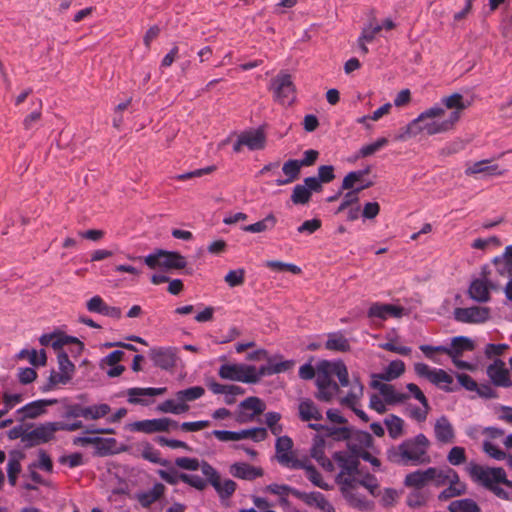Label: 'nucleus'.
<instances>
[{"label": "nucleus", "mask_w": 512, "mask_h": 512, "mask_svg": "<svg viewBox=\"0 0 512 512\" xmlns=\"http://www.w3.org/2000/svg\"><path fill=\"white\" fill-rule=\"evenodd\" d=\"M470 102L460 93L444 96L436 104L418 115L409 124L400 129L398 140L406 141L419 134L433 136L454 129Z\"/></svg>", "instance_id": "1"}, {"label": "nucleus", "mask_w": 512, "mask_h": 512, "mask_svg": "<svg viewBox=\"0 0 512 512\" xmlns=\"http://www.w3.org/2000/svg\"><path fill=\"white\" fill-rule=\"evenodd\" d=\"M348 446L350 450L337 451L332 456L339 469L335 482L339 486L342 496L351 506L368 509L370 502L364 496L356 493L357 476L361 475L359 456H357L355 446L350 444Z\"/></svg>", "instance_id": "2"}, {"label": "nucleus", "mask_w": 512, "mask_h": 512, "mask_svg": "<svg viewBox=\"0 0 512 512\" xmlns=\"http://www.w3.org/2000/svg\"><path fill=\"white\" fill-rule=\"evenodd\" d=\"M429 439L422 433L413 438L404 440L396 446L390 447L386 454L387 459L394 464L402 466H418L431 462L428 454Z\"/></svg>", "instance_id": "3"}, {"label": "nucleus", "mask_w": 512, "mask_h": 512, "mask_svg": "<svg viewBox=\"0 0 512 512\" xmlns=\"http://www.w3.org/2000/svg\"><path fill=\"white\" fill-rule=\"evenodd\" d=\"M466 469L473 481L485 487L495 496L506 501L512 500L511 494L499 486L502 484L512 489V481L507 479L506 472L503 468L484 467L479 464L470 463Z\"/></svg>", "instance_id": "4"}, {"label": "nucleus", "mask_w": 512, "mask_h": 512, "mask_svg": "<svg viewBox=\"0 0 512 512\" xmlns=\"http://www.w3.org/2000/svg\"><path fill=\"white\" fill-rule=\"evenodd\" d=\"M144 262L150 269H183L187 264L185 257L180 253L165 250L147 255Z\"/></svg>", "instance_id": "5"}, {"label": "nucleus", "mask_w": 512, "mask_h": 512, "mask_svg": "<svg viewBox=\"0 0 512 512\" xmlns=\"http://www.w3.org/2000/svg\"><path fill=\"white\" fill-rule=\"evenodd\" d=\"M201 472L215 489L220 499H228L236 491V482L231 479H225L224 481H221V477L218 471L208 462L202 461Z\"/></svg>", "instance_id": "6"}, {"label": "nucleus", "mask_w": 512, "mask_h": 512, "mask_svg": "<svg viewBox=\"0 0 512 512\" xmlns=\"http://www.w3.org/2000/svg\"><path fill=\"white\" fill-rule=\"evenodd\" d=\"M414 371L417 376L426 378L432 384L438 386L446 392L455 391L450 385L453 383V377L443 369L431 368L425 363H415Z\"/></svg>", "instance_id": "7"}, {"label": "nucleus", "mask_w": 512, "mask_h": 512, "mask_svg": "<svg viewBox=\"0 0 512 512\" xmlns=\"http://www.w3.org/2000/svg\"><path fill=\"white\" fill-rule=\"evenodd\" d=\"M221 379L242 383H257L255 366L245 364H223L218 370Z\"/></svg>", "instance_id": "8"}, {"label": "nucleus", "mask_w": 512, "mask_h": 512, "mask_svg": "<svg viewBox=\"0 0 512 512\" xmlns=\"http://www.w3.org/2000/svg\"><path fill=\"white\" fill-rule=\"evenodd\" d=\"M210 435L214 436L221 442L240 441L244 439H251L254 442H261L267 438L268 434L265 428L255 427L240 431L213 430Z\"/></svg>", "instance_id": "9"}, {"label": "nucleus", "mask_w": 512, "mask_h": 512, "mask_svg": "<svg viewBox=\"0 0 512 512\" xmlns=\"http://www.w3.org/2000/svg\"><path fill=\"white\" fill-rule=\"evenodd\" d=\"M57 431L56 422H45L38 425L23 437V444L26 448L48 443L55 438Z\"/></svg>", "instance_id": "10"}, {"label": "nucleus", "mask_w": 512, "mask_h": 512, "mask_svg": "<svg viewBox=\"0 0 512 512\" xmlns=\"http://www.w3.org/2000/svg\"><path fill=\"white\" fill-rule=\"evenodd\" d=\"M293 441L289 436H279L275 443L276 459L278 463L289 469L300 467L298 459L292 451Z\"/></svg>", "instance_id": "11"}, {"label": "nucleus", "mask_w": 512, "mask_h": 512, "mask_svg": "<svg viewBox=\"0 0 512 512\" xmlns=\"http://www.w3.org/2000/svg\"><path fill=\"white\" fill-rule=\"evenodd\" d=\"M178 423L170 418L146 419L136 421L132 424V430L152 434L157 432H168L171 429H177Z\"/></svg>", "instance_id": "12"}, {"label": "nucleus", "mask_w": 512, "mask_h": 512, "mask_svg": "<svg viewBox=\"0 0 512 512\" xmlns=\"http://www.w3.org/2000/svg\"><path fill=\"white\" fill-rule=\"evenodd\" d=\"M274 97L281 104H291L295 98L294 85L289 74H279L272 82Z\"/></svg>", "instance_id": "13"}, {"label": "nucleus", "mask_w": 512, "mask_h": 512, "mask_svg": "<svg viewBox=\"0 0 512 512\" xmlns=\"http://www.w3.org/2000/svg\"><path fill=\"white\" fill-rule=\"evenodd\" d=\"M317 393L315 397L322 402H331L340 393L339 385L333 381L328 372H319L316 376Z\"/></svg>", "instance_id": "14"}, {"label": "nucleus", "mask_w": 512, "mask_h": 512, "mask_svg": "<svg viewBox=\"0 0 512 512\" xmlns=\"http://www.w3.org/2000/svg\"><path fill=\"white\" fill-rule=\"evenodd\" d=\"M39 342L42 346H51L56 351L62 350L64 346L69 344H74L76 353H80L83 349V343L77 338L56 332L43 334L39 338Z\"/></svg>", "instance_id": "15"}, {"label": "nucleus", "mask_w": 512, "mask_h": 512, "mask_svg": "<svg viewBox=\"0 0 512 512\" xmlns=\"http://www.w3.org/2000/svg\"><path fill=\"white\" fill-rule=\"evenodd\" d=\"M454 318L461 323H484L489 318V308L479 306L456 308Z\"/></svg>", "instance_id": "16"}, {"label": "nucleus", "mask_w": 512, "mask_h": 512, "mask_svg": "<svg viewBox=\"0 0 512 512\" xmlns=\"http://www.w3.org/2000/svg\"><path fill=\"white\" fill-rule=\"evenodd\" d=\"M167 391L166 387H133L126 390V395L128 396L127 401L133 405H143L147 406L150 404V401L147 397H155L159 395H163Z\"/></svg>", "instance_id": "17"}, {"label": "nucleus", "mask_w": 512, "mask_h": 512, "mask_svg": "<svg viewBox=\"0 0 512 512\" xmlns=\"http://www.w3.org/2000/svg\"><path fill=\"white\" fill-rule=\"evenodd\" d=\"M292 495L303 501L307 506H314L322 512H335L333 505L321 492L313 491L307 493L299 490H292Z\"/></svg>", "instance_id": "18"}, {"label": "nucleus", "mask_w": 512, "mask_h": 512, "mask_svg": "<svg viewBox=\"0 0 512 512\" xmlns=\"http://www.w3.org/2000/svg\"><path fill=\"white\" fill-rule=\"evenodd\" d=\"M149 356L153 361L154 365L161 369L169 370L176 365L177 357L176 350L174 348H152L149 351Z\"/></svg>", "instance_id": "19"}, {"label": "nucleus", "mask_w": 512, "mask_h": 512, "mask_svg": "<svg viewBox=\"0 0 512 512\" xmlns=\"http://www.w3.org/2000/svg\"><path fill=\"white\" fill-rule=\"evenodd\" d=\"M57 403L56 399H40L32 401L17 410L20 420L35 419L46 412L48 406Z\"/></svg>", "instance_id": "20"}, {"label": "nucleus", "mask_w": 512, "mask_h": 512, "mask_svg": "<svg viewBox=\"0 0 512 512\" xmlns=\"http://www.w3.org/2000/svg\"><path fill=\"white\" fill-rule=\"evenodd\" d=\"M278 356L267 358L268 363L266 365L261 366L258 370L255 368V375L257 376V382L261 377L271 376L274 374H279L282 372H286L291 369L294 365L293 361H277ZM281 359V357H279Z\"/></svg>", "instance_id": "21"}, {"label": "nucleus", "mask_w": 512, "mask_h": 512, "mask_svg": "<svg viewBox=\"0 0 512 512\" xmlns=\"http://www.w3.org/2000/svg\"><path fill=\"white\" fill-rule=\"evenodd\" d=\"M86 308L89 312L98 313L116 320H119L122 317V311L119 307L107 305L98 295L93 296L87 301Z\"/></svg>", "instance_id": "22"}, {"label": "nucleus", "mask_w": 512, "mask_h": 512, "mask_svg": "<svg viewBox=\"0 0 512 512\" xmlns=\"http://www.w3.org/2000/svg\"><path fill=\"white\" fill-rule=\"evenodd\" d=\"M381 381L373 378L371 386L380 392L387 404L403 403L409 398V395L396 391L393 385L382 383Z\"/></svg>", "instance_id": "23"}, {"label": "nucleus", "mask_w": 512, "mask_h": 512, "mask_svg": "<svg viewBox=\"0 0 512 512\" xmlns=\"http://www.w3.org/2000/svg\"><path fill=\"white\" fill-rule=\"evenodd\" d=\"M487 375L494 385L508 387L510 385L509 371L505 363L499 359L487 367Z\"/></svg>", "instance_id": "24"}, {"label": "nucleus", "mask_w": 512, "mask_h": 512, "mask_svg": "<svg viewBox=\"0 0 512 512\" xmlns=\"http://www.w3.org/2000/svg\"><path fill=\"white\" fill-rule=\"evenodd\" d=\"M404 308L393 304L374 303L368 310V317L386 320L389 317L400 318L403 315Z\"/></svg>", "instance_id": "25"}, {"label": "nucleus", "mask_w": 512, "mask_h": 512, "mask_svg": "<svg viewBox=\"0 0 512 512\" xmlns=\"http://www.w3.org/2000/svg\"><path fill=\"white\" fill-rule=\"evenodd\" d=\"M465 174L468 176H473L477 174L502 176L504 174V170H500L499 165L493 164L492 160L485 159L468 165L465 169Z\"/></svg>", "instance_id": "26"}, {"label": "nucleus", "mask_w": 512, "mask_h": 512, "mask_svg": "<svg viewBox=\"0 0 512 512\" xmlns=\"http://www.w3.org/2000/svg\"><path fill=\"white\" fill-rule=\"evenodd\" d=\"M229 472L233 477L243 480H254L262 477L264 472L259 467H254L245 462H237L230 466Z\"/></svg>", "instance_id": "27"}, {"label": "nucleus", "mask_w": 512, "mask_h": 512, "mask_svg": "<svg viewBox=\"0 0 512 512\" xmlns=\"http://www.w3.org/2000/svg\"><path fill=\"white\" fill-rule=\"evenodd\" d=\"M434 433L438 442L443 444L453 443L455 440V431L446 416H441L436 420Z\"/></svg>", "instance_id": "28"}, {"label": "nucleus", "mask_w": 512, "mask_h": 512, "mask_svg": "<svg viewBox=\"0 0 512 512\" xmlns=\"http://www.w3.org/2000/svg\"><path fill=\"white\" fill-rule=\"evenodd\" d=\"M348 394L340 398L339 403L347 408H354L355 405H360L364 393V386L358 378H355L350 384Z\"/></svg>", "instance_id": "29"}, {"label": "nucleus", "mask_w": 512, "mask_h": 512, "mask_svg": "<svg viewBox=\"0 0 512 512\" xmlns=\"http://www.w3.org/2000/svg\"><path fill=\"white\" fill-rule=\"evenodd\" d=\"M473 342L465 336L454 337L450 346H445L444 354L450 358L461 357L464 351H472Z\"/></svg>", "instance_id": "30"}, {"label": "nucleus", "mask_w": 512, "mask_h": 512, "mask_svg": "<svg viewBox=\"0 0 512 512\" xmlns=\"http://www.w3.org/2000/svg\"><path fill=\"white\" fill-rule=\"evenodd\" d=\"M299 418L303 422L319 421L323 418L321 411L311 399H302L298 405Z\"/></svg>", "instance_id": "31"}, {"label": "nucleus", "mask_w": 512, "mask_h": 512, "mask_svg": "<svg viewBox=\"0 0 512 512\" xmlns=\"http://www.w3.org/2000/svg\"><path fill=\"white\" fill-rule=\"evenodd\" d=\"M430 482H432L436 487H441L447 485L451 479H457V472L450 468H438V467H430Z\"/></svg>", "instance_id": "32"}, {"label": "nucleus", "mask_w": 512, "mask_h": 512, "mask_svg": "<svg viewBox=\"0 0 512 512\" xmlns=\"http://www.w3.org/2000/svg\"><path fill=\"white\" fill-rule=\"evenodd\" d=\"M166 487L162 483H156L151 490L138 493L136 498L144 508H149L165 493Z\"/></svg>", "instance_id": "33"}, {"label": "nucleus", "mask_w": 512, "mask_h": 512, "mask_svg": "<svg viewBox=\"0 0 512 512\" xmlns=\"http://www.w3.org/2000/svg\"><path fill=\"white\" fill-rule=\"evenodd\" d=\"M405 372V364L402 360H393L384 369L383 372L373 374L372 378L382 381H392L399 378Z\"/></svg>", "instance_id": "34"}, {"label": "nucleus", "mask_w": 512, "mask_h": 512, "mask_svg": "<svg viewBox=\"0 0 512 512\" xmlns=\"http://www.w3.org/2000/svg\"><path fill=\"white\" fill-rule=\"evenodd\" d=\"M430 467L426 470H417L406 475L404 484L406 487L421 489L430 483Z\"/></svg>", "instance_id": "35"}, {"label": "nucleus", "mask_w": 512, "mask_h": 512, "mask_svg": "<svg viewBox=\"0 0 512 512\" xmlns=\"http://www.w3.org/2000/svg\"><path fill=\"white\" fill-rule=\"evenodd\" d=\"M301 165L298 163L296 159H290L286 161L282 166V171L285 174V179H277L276 184L278 186H283L290 184L297 180L300 175Z\"/></svg>", "instance_id": "36"}, {"label": "nucleus", "mask_w": 512, "mask_h": 512, "mask_svg": "<svg viewBox=\"0 0 512 512\" xmlns=\"http://www.w3.org/2000/svg\"><path fill=\"white\" fill-rule=\"evenodd\" d=\"M300 464L301 466L297 467V469L305 470L306 477L314 486L321 488L323 490L331 489V486L323 480L322 475L312 464L308 463L307 460H301Z\"/></svg>", "instance_id": "37"}, {"label": "nucleus", "mask_w": 512, "mask_h": 512, "mask_svg": "<svg viewBox=\"0 0 512 512\" xmlns=\"http://www.w3.org/2000/svg\"><path fill=\"white\" fill-rule=\"evenodd\" d=\"M470 297L477 302H487L490 299L489 286L486 280L476 279L469 287Z\"/></svg>", "instance_id": "38"}, {"label": "nucleus", "mask_w": 512, "mask_h": 512, "mask_svg": "<svg viewBox=\"0 0 512 512\" xmlns=\"http://www.w3.org/2000/svg\"><path fill=\"white\" fill-rule=\"evenodd\" d=\"M240 135L243 139V143L250 150H260L265 147L266 137L261 130L248 131Z\"/></svg>", "instance_id": "39"}, {"label": "nucleus", "mask_w": 512, "mask_h": 512, "mask_svg": "<svg viewBox=\"0 0 512 512\" xmlns=\"http://www.w3.org/2000/svg\"><path fill=\"white\" fill-rule=\"evenodd\" d=\"M446 487L439 495L438 499L441 501H446L448 499L460 496L466 492V485L460 481L459 475L457 474V479H451Z\"/></svg>", "instance_id": "40"}, {"label": "nucleus", "mask_w": 512, "mask_h": 512, "mask_svg": "<svg viewBox=\"0 0 512 512\" xmlns=\"http://www.w3.org/2000/svg\"><path fill=\"white\" fill-rule=\"evenodd\" d=\"M325 348L331 351L347 352L351 346L347 338L337 332L328 334V340L325 343Z\"/></svg>", "instance_id": "41"}, {"label": "nucleus", "mask_w": 512, "mask_h": 512, "mask_svg": "<svg viewBox=\"0 0 512 512\" xmlns=\"http://www.w3.org/2000/svg\"><path fill=\"white\" fill-rule=\"evenodd\" d=\"M448 510L450 512H482L480 506L470 498H464L452 501Z\"/></svg>", "instance_id": "42"}, {"label": "nucleus", "mask_w": 512, "mask_h": 512, "mask_svg": "<svg viewBox=\"0 0 512 512\" xmlns=\"http://www.w3.org/2000/svg\"><path fill=\"white\" fill-rule=\"evenodd\" d=\"M276 223H277L276 217L272 213H270L263 220H260L256 223H253L250 225H246L242 229L245 232H249V233H260V232H264L266 230L273 229L275 227Z\"/></svg>", "instance_id": "43"}, {"label": "nucleus", "mask_w": 512, "mask_h": 512, "mask_svg": "<svg viewBox=\"0 0 512 512\" xmlns=\"http://www.w3.org/2000/svg\"><path fill=\"white\" fill-rule=\"evenodd\" d=\"M205 394V389L201 386H193L176 392V400L187 404V402L195 401Z\"/></svg>", "instance_id": "44"}, {"label": "nucleus", "mask_w": 512, "mask_h": 512, "mask_svg": "<svg viewBox=\"0 0 512 512\" xmlns=\"http://www.w3.org/2000/svg\"><path fill=\"white\" fill-rule=\"evenodd\" d=\"M157 410L161 413H171L175 415L183 414L189 410V406L177 400L168 399L157 406Z\"/></svg>", "instance_id": "45"}, {"label": "nucleus", "mask_w": 512, "mask_h": 512, "mask_svg": "<svg viewBox=\"0 0 512 512\" xmlns=\"http://www.w3.org/2000/svg\"><path fill=\"white\" fill-rule=\"evenodd\" d=\"M358 486L366 488L373 497L379 495L378 480L374 475L370 473H363L361 471V475L357 476V487Z\"/></svg>", "instance_id": "46"}, {"label": "nucleus", "mask_w": 512, "mask_h": 512, "mask_svg": "<svg viewBox=\"0 0 512 512\" xmlns=\"http://www.w3.org/2000/svg\"><path fill=\"white\" fill-rule=\"evenodd\" d=\"M265 408V403L255 396L248 397L239 404V409L251 412L254 416L262 414Z\"/></svg>", "instance_id": "47"}, {"label": "nucleus", "mask_w": 512, "mask_h": 512, "mask_svg": "<svg viewBox=\"0 0 512 512\" xmlns=\"http://www.w3.org/2000/svg\"><path fill=\"white\" fill-rule=\"evenodd\" d=\"M23 457L21 453H13L7 464V474L9 483L14 486L17 481L18 474L21 471L20 459Z\"/></svg>", "instance_id": "48"}, {"label": "nucleus", "mask_w": 512, "mask_h": 512, "mask_svg": "<svg viewBox=\"0 0 512 512\" xmlns=\"http://www.w3.org/2000/svg\"><path fill=\"white\" fill-rule=\"evenodd\" d=\"M385 425L392 439H398L403 435L404 421L400 417L394 414L389 415L385 419Z\"/></svg>", "instance_id": "49"}, {"label": "nucleus", "mask_w": 512, "mask_h": 512, "mask_svg": "<svg viewBox=\"0 0 512 512\" xmlns=\"http://www.w3.org/2000/svg\"><path fill=\"white\" fill-rule=\"evenodd\" d=\"M85 412L86 420H98L106 417L111 412V407L105 403L94 404L86 406Z\"/></svg>", "instance_id": "50"}, {"label": "nucleus", "mask_w": 512, "mask_h": 512, "mask_svg": "<svg viewBox=\"0 0 512 512\" xmlns=\"http://www.w3.org/2000/svg\"><path fill=\"white\" fill-rule=\"evenodd\" d=\"M71 381V378L66 376L65 374L56 371H52L48 381L45 385L41 387L42 392H48L54 389L57 385H66Z\"/></svg>", "instance_id": "51"}, {"label": "nucleus", "mask_w": 512, "mask_h": 512, "mask_svg": "<svg viewBox=\"0 0 512 512\" xmlns=\"http://www.w3.org/2000/svg\"><path fill=\"white\" fill-rule=\"evenodd\" d=\"M328 374L335 375L342 387H347L351 383L346 365L343 362H336L330 365Z\"/></svg>", "instance_id": "52"}, {"label": "nucleus", "mask_w": 512, "mask_h": 512, "mask_svg": "<svg viewBox=\"0 0 512 512\" xmlns=\"http://www.w3.org/2000/svg\"><path fill=\"white\" fill-rule=\"evenodd\" d=\"M57 361L59 371L72 379L75 372V365L70 361L68 354L63 350L58 351Z\"/></svg>", "instance_id": "53"}, {"label": "nucleus", "mask_w": 512, "mask_h": 512, "mask_svg": "<svg viewBox=\"0 0 512 512\" xmlns=\"http://www.w3.org/2000/svg\"><path fill=\"white\" fill-rule=\"evenodd\" d=\"M369 186H370V184L362 185V186L357 187V188H355V189H353L351 191H348L344 195L343 200H342L341 204L339 205V207L337 209V213L343 212L345 209H347L352 204L357 203L359 201L358 194L362 190L368 188Z\"/></svg>", "instance_id": "54"}, {"label": "nucleus", "mask_w": 512, "mask_h": 512, "mask_svg": "<svg viewBox=\"0 0 512 512\" xmlns=\"http://www.w3.org/2000/svg\"><path fill=\"white\" fill-rule=\"evenodd\" d=\"M369 170L366 169V170H359V171H353V172H349L343 179L342 181V190H353L355 189L354 188V185L361 181L362 178L368 174Z\"/></svg>", "instance_id": "55"}, {"label": "nucleus", "mask_w": 512, "mask_h": 512, "mask_svg": "<svg viewBox=\"0 0 512 512\" xmlns=\"http://www.w3.org/2000/svg\"><path fill=\"white\" fill-rule=\"evenodd\" d=\"M430 409V404H427L426 406L421 405V407L410 405L407 407V415L413 420L421 423L427 419Z\"/></svg>", "instance_id": "56"}, {"label": "nucleus", "mask_w": 512, "mask_h": 512, "mask_svg": "<svg viewBox=\"0 0 512 512\" xmlns=\"http://www.w3.org/2000/svg\"><path fill=\"white\" fill-rule=\"evenodd\" d=\"M310 198L311 194L309 193L307 187L301 184H298L294 187L291 195V201L294 204H307L310 201Z\"/></svg>", "instance_id": "57"}, {"label": "nucleus", "mask_w": 512, "mask_h": 512, "mask_svg": "<svg viewBox=\"0 0 512 512\" xmlns=\"http://www.w3.org/2000/svg\"><path fill=\"white\" fill-rule=\"evenodd\" d=\"M467 460L466 452L463 447L454 446L447 455V461L453 466L464 464Z\"/></svg>", "instance_id": "58"}, {"label": "nucleus", "mask_w": 512, "mask_h": 512, "mask_svg": "<svg viewBox=\"0 0 512 512\" xmlns=\"http://www.w3.org/2000/svg\"><path fill=\"white\" fill-rule=\"evenodd\" d=\"M326 435L331 437L333 440L342 441L349 440L352 435V431L349 427H327Z\"/></svg>", "instance_id": "59"}, {"label": "nucleus", "mask_w": 512, "mask_h": 512, "mask_svg": "<svg viewBox=\"0 0 512 512\" xmlns=\"http://www.w3.org/2000/svg\"><path fill=\"white\" fill-rule=\"evenodd\" d=\"M180 479L183 483L188 484L199 491H203L207 487V483H209L198 475H190L186 473H180Z\"/></svg>", "instance_id": "60"}, {"label": "nucleus", "mask_w": 512, "mask_h": 512, "mask_svg": "<svg viewBox=\"0 0 512 512\" xmlns=\"http://www.w3.org/2000/svg\"><path fill=\"white\" fill-rule=\"evenodd\" d=\"M175 465L184 470L196 471L198 469L201 470L202 462L197 458L179 457L176 458Z\"/></svg>", "instance_id": "61"}, {"label": "nucleus", "mask_w": 512, "mask_h": 512, "mask_svg": "<svg viewBox=\"0 0 512 512\" xmlns=\"http://www.w3.org/2000/svg\"><path fill=\"white\" fill-rule=\"evenodd\" d=\"M224 280L230 287L240 286L245 281V270L244 269L230 270L226 274Z\"/></svg>", "instance_id": "62"}, {"label": "nucleus", "mask_w": 512, "mask_h": 512, "mask_svg": "<svg viewBox=\"0 0 512 512\" xmlns=\"http://www.w3.org/2000/svg\"><path fill=\"white\" fill-rule=\"evenodd\" d=\"M483 451L491 458L499 461L505 460L509 455L490 441L483 442Z\"/></svg>", "instance_id": "63"}, {"label": "nucleus", "mask_w": 512, "mask_h": 512, "mask_svg": "<svg viewBox=\"0 0 512 512\" xmlns=\"http://www.w3.org/2000/svg\"><path fill=\"white\" fill-rule=\"evenodd\" d=\"M325 441L320 436H315L313 440V445L310 450V455L312 458H314L316 461L320 460L325 456Z\"/></svg>", "instance_id": "64"}]
</instances>
